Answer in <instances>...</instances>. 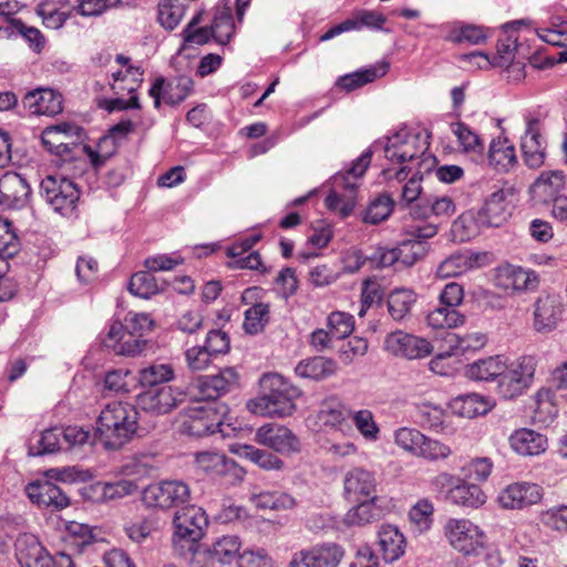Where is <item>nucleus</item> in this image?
<instances>
[{"label": "nucleus", "mask_w": 567, "mask_h": 567, "mask_svg": "<svg viewBox=\"0 0 567 567\" xmlns=\"http://www.w3.org/2000/svg\"><path fill=\"white\" fill-rule=\"evenodd\" d=\"M140 413L135 405L125 401H112L100 412L95 422V435L107 450H118L137 436Z\"/></svg>", "instance_id": "obj_1"}, {"label": "nucleus", "mask_w": 567, "mask_h": 567, "mask_svg": "<svg viewBox=\"0 0 567 567\" xmlns=\"http://www.w3.org/2000/svg\"><path fill=\"white\" fill-rule=\"evenodd\" d=\"M260 394L247 402L250 413L259 416H288L296 410L295 400L300 391L281 374L265 373L259 380Z\"/></svg>", "instance_id": "obj_2"}, {"label": "nucleus", "mask_w": 567, "mask_h": 567, "mask_svg": "<svg viewBox=\"0 0 567 567\" xmlns=\"http://www.w3.org/2000/svg\"><path fill=\"white\" fill-rule=\"evenodd\" d=\"M143 75L144 70L132 58L117 54L110 75V87L115 97L101 100L99 106L109 112L140 110L137 91L143 83Z\"/></svg>", "instance_id": "obj_3"}, {"label": "nucleus", "mask_w": 567, "mask_h": 567, "mask_svg": "<svg viewBox=\"0 0 567 567\" xmlns=\"http://www.w3.org/2000/svg\"><path fill=\"white\" fill-rule=\"evenodd\" d=\"M429 146L427 137L420 133L395 134L384 150L385 157L391 162V166L382 171L384 179L399 182L406 179L411 172L409 164L424 154Z\"/></svg>", "instance_id": "obj_4"}, {"label": "nucleus", "mask_w": 567, "mask_h": 567, "mask_svg": "<svg viewBox=\"0 0 567 567\" xmlns=\"http://www.w3.org/2000/svg\"><path fill=\"white\" fill-rule=\"evenodd\" d=\"M207 527L208 517L204 509L194 505L182 507L173 518V547L182 554L187 551L194 564Z\"/></svg>", "instance_id": "obj_5"}, {"label": "nucleus", "mask_w": 567, "mask_h": 567, "mask_svg": "<svg viewBox=\"0 0 567 567\" xmlns=\"http://www.w3.org/2000/svg\"><path fill=\"white\" fill-rule=\"evenodd\" d=\"M395 443L412 455L432 463L444 462L453 454L452 447L446 442L426 436L416 429L398 430Z\"/></svg>", "instance_id": "obj_6"}, {"label": "nucleus", "mask_w": 567, "mask_h": 567, "mask_svg": "<svg viewBox=\"0 0 567 567\" xmlns=\"http://www.w3.org/2000/svg\"><path fill=\"white\" fill-rule=\"evenodd\" d=\"M225 406L219 403H199L182 413V430L193 436H205L223 430Z\"/></svg>", "instance_id": "obj_7"}, {"label": "nucleus", "mask_w": 567, "mask_h": 567, "mask_svg": "<svg viewBox=\"0 0 567 567\" xmlns=\"http://www.w3.org/2000/svg\"><path fill=\"white\" fill-rule=\"evenodd\" d=\"M239 380L235 368H224L213 375H199L189 385V396L199 403H217V399L237 386Z\"/></svg>", "instance_id": "obj_8"}, {"label": "nucleus", "mask_w": 567, "mask_h": 567, "mask_svg": "<svg viewBox=\"0 0 567 567\" xmlns=\"http://www.w3.org/2000/svg\"><path fill=\"white\" fill-rule=\"evenodd\" d=\"M81 130L78 125L62 122L48 126L41 134L44 148L62 162H72L76 158L80 148Z\"/></svg>", "instance_id": "obj_9"}, {"label": "nucleus", "mask_w": 567, "mask_h": 567, "mask_svg": "<svg viewBox=\"0 0 567 567\" xmlns=\"http://www.w3.org/2000/svg\"><path fill=\"white\" fill-rule=\"evenodd\" d=\"M537 358L523 354L507 364V369L498 381V391L505 399L522 395L533 383L537 369Z\"/></svg>", "instance_id": "obj_10"}, {"label": "nucleus", "mask_w": 567, "mask_h": 567, "mask_svg": "<svg viewBox=\"0 0 567 567\" xmlns=\"http://www.w3.org/2000/svg\"><path fill=\"white\" fill-rule=\"evenodd\" d=\"M493 284L501 293L512 297L536 290L540 278L533 269L506 262L495 269Z\"/></svg>", "instance_id": "obj_11"}, {"label": "nucleus", "mask_w": 567, "mask_h": 567, "mask_svg": "<svg viewBox=\"0 0 567 567\" xmlns=\"http://www.w3.org/2000/svg\"><path fill=\"white\" fill-rule=\"evenodd\" d=\"M16 556L21 567H75L71 556L61 553L53 558L33 535L28 534L17 539Z\"/></svg>", "instance_id": "obj_12"}, {"label": "nucleus", "mask_w": 567, "mask_h": 567, "mask_svg": "<svg viewBox=\"0 0 567 567\" xmlns=\"http://www.w3.org/2000/svg\"><path fill=\"white\" fill-rule=\"evenodd\" d=\"M194 92V81L188 75L172 78L157 76L152 81L148 95L154 101L155 109L162 105L176 106Z\"/></svg>", "instance_id": "obj_13"}, {"label": "nucleus", "mask_w": 567, "mask_h": 567, "mask_svg": "<svg viewBox=\"0 0 567 567\" xmlns=\"http://www.w3.org/2000/svg\"><path fill=\"white\" fill-rule=\"evenodd\" d=\"M196 466L212 480L224 485H237L246 476V470L224 454L202 452L196 455Z\"/></svg>", "instance_id": "obj_14"}, {"label": "nucleus", "mask_w": 567, "mask_h": 567, "mask_svg": "<svg viewBox=\"0 0 567 567\" xmlns=\"http://www.w3.org/2000/svg\"><path fill=\"white\" fill-rule=\"evenodd\" d=\"M47 202L61 215L71 214L80 199L78 186L69 178L47 175L40 185Z\"/></svg>", "instance_id": "obj_15"}, {"label": "nucleus", "mask_w": 567, "mask_h": 567, "mask_svg": "<svg viewBox=\"0 0 567 567\" xmlns=\"http://www.w3.org/2000/svg\"><path fill=\"white\" fill-rule=\"evenodd\" d=\"M190 489L181 481H162L148 485L143 491V502L148 507L167 511L187 503Z\"/></svg>", "instance_id": "obj_16"}, {"label": "nucleus", "mask_w": 567, "mask_h": 567, "mask_svg": "<svg viewBox=\"0 0 567 567\" xmlns=\"http://www.w3.org/2000/svg\"><path fill=\"white\" fill-rule=\"evenodd\" d=\"M516 198L517 190L513 186L492 193L478 212L481 221L487 226L499 227L511 217Z\"/></svg>", "instance_id": "obj_17"}, {"label": "nucleus", "mask_w": 567, "mask_h": 567, "mask_svg": "<svg viewBox=\"0 0 567 567\" xmlns=\"http://www.w3.org/2000/svg\"><path fill=\"white\" fill-rule=\"evenodd\" d=\"M444 535L453 548L464 554H471L483 546L484 533L477 525L465 518L447 520Z\"/></svg>", "instance_id": "obj_18"}, {"label": "nucleus", "mask_w": 567, "mask_h": 567, "mask_svg": "<svg viewBox=\"0 0 567 567\" xmlns=\"http://www.w3.org/2000/svg\"><path fill=\"white\" fill-rule=\"evenodd\" d=\"M384 349L396 358L414 360L430 355L433 347L424 338L398 330L386 336Z\"/></svg>", "instance_id": "obj_19"}, {"label": "nucleus", "mask_w": 567, "mask_h": 567, "mask_svg": "<svg viewBox=\"0 0 567 567\" xmlns=\"http://www.w3.org/2000/svg\"><path fill=\"white\" fill-rule=\"evenodd\" d=\"M187 393L179 388L165 385L137 395L140 408L153 414H166L186 400Z\"/></svg>", "instance_id": "obj_20"}, {"label": "nucleus", "mask_w": 567, "mask_h": 567, "mask_svg": "<svg viewBox=\"0 0 567 567\" xmlns=\"http://www.w3.org/2000/svg\"><path fill=\"white\" fill-rule=\"evenodd\" d=\"M102 344L117 355L133 357L142 352L145 341L140 339L136 332L132 331L126 324L114 321L102 339Z\"/></svg>", "instance_id": "obj_21"}, {"label": "nucleus", "mask_w": 567, "mask_h": 567, "mask_svg": "<svg viewBox=\"0 0 567 567\" xmlns=\"http://www.w3.org/2000/svg\"><path fill=\"white\" fill-rule=\"evenodd\" d=\"M544 496L540 485L529 482H516L507 485L499 494L498 502L503 508L523 509L538 504Z\"/></svg>", "instance_id": "obj_22"}, {"label": "nucleus", "mask_w": 567, "mask_h": 567, "mask_svg": "<svg viewBox=\"0 0 567 567\" xmlns=\"http://www.w3.org/2000/svg\"><path fill=\"white\" fill-rule=\"evenodd\" d=\"M255 440L258 444L281 454H290L300 449L297 436L288 427L276 423L260 426L256 432Z\"/></svg>", "instance_id": "obj_23"}, {"label": "nucleus", "mask_w": 567, "mask_h": 567, "mask_svg": "<svg viewBox=\"0 0 567 567\" xmlns=\"http://www.w3.org/2000/svg\"><path fill=\"white\" fill-rule=\"evenodd\" d=\"M343 555L339 545L326 544L296 553L289 567H337Z\"/></svg>", "instance_id": "obj_24"}, {"label": "nucleus", "mask_w": 567, "mask_h": 567, "mask_svg": "<svg viewBox=\"0 0 567 567\" xmlns=\"http://www.w3.org/2000/svg\"><path fill=\"white\" fill-rule=\"evenodd\" d=\"M564 305L558 295L542 293L534 305V327L539 332L554 330L561 321Z\"/></svg>", "instance_id": "obj_25"}, {"label": "nucleus", "mask_w": 567, "mask_h": 567, "mask_svg": "<svg viewBox=\"0 0 567 567\" xmlns=\"http://www.w3.org/2000/svg\"><path fill=\"white\" fill-rule=\"evenodd\" d=\"M348 503L351 504V507L343 518L347 526L370 525L382 519L389 512L381 496Z\"/></svg>", "instance_id": "obj_26"}, {"label": "nucleus", "mask_w": 567, "mask_h": 567, "mask_svg": "<svg viewBox=\"0 0 567 567\" xmlns=\"http://www.w3.org/2000/svg\"><path fill=\"white\" fill-rule=\"evenodd\" d=\"M25 491L31 502L39 507L61 511L70 505L69 497L49 480L32 482L28 484Z\"/></svg>", "instance_id": "obj_27"}, {"label": "nucleus", "mask_w": 567, "mask_h": 567, "mask_svg": "<svg viewBox=\"0 0 567 567\" xmlns=\"http://www.w3.org/2000/svg\"><path fill=\"white\" fill-rule=\"evenodd\" d=\"M566 177L561 171H544L530 185L529 194L537 204H549L565 189Z\"/></svg>", "instance_id": "obj_28"}, {"label": "nucleus", "mask_w": 567, "mask_h": 567, "mask_svg": "<svg viewBox=\"0 0 567 567\" xmlns=\"http://www.w3.org/2000/svg\"><path fill=\"white\" fill-rule=\"evenodd\" d=\"M378 483L372 472L364 468H353L344 478L343 496L347 502L379 497Z\"/></svg>", "instance_id": "obj_29"}, {"label": "nucleus", "mask_w": 567, "mask_h": 567, "mask_svg": "<svg viewBox=\"0 0 567 567\" xmlns=\"http://www.w3.org/2000/svg\"><path fill=\"white\" fill-rule=\"evenodd\" d=\"M444 39L454 44L480 45L487 41L491 30L482 24L453 21L444 25Z\"/></svg>", "instance_id": "obj_30"}, {"label": "nucleus", "mask_w": 567, "mask_h": 567, "mask_svg": "<svg viewBox=\"0 0 567 567\" xmlns=\"http://www.w3.org/2000/svg\"><path fill=\"white\" fill-rule=\"evenodd\" d=\"M24 105L32 114L54 116L63 111V95L53 89H37L25 94Z\"/></svg>", "instance_id": "obj_31"}, {"label": "nucleus", "mask_w": 567, "mask_h": 567, "mask_svg": "<svg viewBox=\"0 0 567 567\" xmlns=\"http://www.w3.org/2000/svg\"><path fill=\"white\" fill-rule=\"evenodd\" d=\"M487 161L496 172H511L518 164L515 144L502 134L494 137L488 146Z\"/></svg>", "instance_id": "obj_32"}, {"label": "nucleus", "mask_w": 567, "mask_h": 567, "mask_svg": "<svg viewBox=\"0 0 567 567\" xmlns=\"http://www.w3.org/2000/svg\"><path fill=\"white\" fill-rule=\"evenodd\" d=\"M386 22V18L378 11L359 10L350 19L330 28L326 33L320 35L319 41H328L342 32L359 30L363 27L370 29H382Z\"/></svg>", "instance_id": "obj_33"}, {"label": "nucleus", "mask_w": 567, "mask_h": 567, "mask_svg": "<svg viewBox=\"0 0 567 567\" xmlns=\"http://www.w3.org/2000/svg\"><path fill=\"white\" fill-rule=\"evenodd\" d=\"M30 194L28 183L14 172L0 177V203L8 208H19L27 204Z\"/></svg>", "instance_id": "obj_34"}, {"label": "nucleus", "mask_w": 567, "mask_h": 567, "mask_svg": "<svg viewBox=\"0 0 567 567\" xmlns=\"http://www.w3.org/2000/svg\"><path fill=\"white\" fill-rule=\"evenodd\" d=\"M511 447L524 456H535L544 453L548 446L547 437L530 429H518L509 436Z\"/></svg>", "instance_id": "obj_35"}, {"label": "nucleus", "mask_w": 567, "mask_h": 567, "mask_svg": "<svg viewBox=\"0 0 567 567\" xmlns=\"http://www.w3.org/2000/svg\"><path fill=\"white\" fill-rule=\"evenodd\" d=\"M456 213V205L449 196H437L422 200L415 206L413 214L416 217L434 218L439 221L451 219Z\"/></svg>", "instance_id": "obj_36"}, {"label": "nucleus", "mask_w": 567, "mask_h": 567, "mask_svg": "<svg viewBox=\"0 0 567 567\" xmlns=\"http://www.w3.org/2000/svg\"><path fill=\"white\" fill-rule=\"evenodd\" d=\"M507 363L501 355L487 357L466 367V377L475 381H493L503 378Z\"/></svg>", "instance_id": "obj_37"}, {"label": "nucleus", "mask_w": 567, "mask_h": 567, "mask_svg": "<svg viewBox=\"0 0 567 567\" xmlns=\"http://www.w3.org/2000/svg\"><path fill=\"white\" fill-rule=\"evenodd\" d=\"M379 546L383 558L393 561L404 554L405 538L398 527L383 525L379 532Z\"/></svg>", "instance_id": "obj_38"}, {"label": "nucleus", "mask_w": 567, "mask_h": 567, "mask_svg": "<svg viewBox=\"0 0 567 567\" xmlns=\"http://www.w3.org/2000/svg\"><path fill=\"white\" fill-rule=\"evenodd\" d=\"M241 549L240 538L236 535H223L215 539L206 549L213 561L229 564L238 558Z\"/></svg>", "instance_id": "obj_39"}, {"label": "nucleus", "mask_w": 567, "mask_h": 567, "mask_svg": "<svg viewBox=\"0 0 567 567\" xmlns=\"http://www.w3.org/2000/svg\"><path fill=\"white\" fill-rule=\"evenodd\" d=\"M465 322L466 316L457 308L442 305L426 316V323L433 330H453L463 327Z\"/></svg>", "instance_id": "obj_40"}, {"label": "nucleus", "mask_w": 567, "mask_h": 567, "mask_svg": "<svg viewBox=\"0 0 567 567\" xmlns=\"http://www.w3.org/2000/svg\"><path fill=\"white\" fill-rule=\"evenodd\" d=\"M295 370L301 378L321 380L334 374L338 364L333 359L319 355L300 361Z\"/></svg>", "instance_id": "obj_41"}, {"label": "nucleus", "mask_w": 567, "mask_h": 567, "mask_svg": "<svg viewBox=\"0 0 567 567\" xmlns=\"http://www.w3.org/2000/svg\"><path fill=\"white\" fill-rule=\"evenodd\" d=\"M38 13L48 28L59 29L73 13V7L64 0H47L39 4Z\"/></svg>", "instance_id": "obj_42"}, {"label": "nucleus", "mask_w": 567, "mask_h": 567, "mask_svg": "<svg viewBox=\"0 0 567 567\" xmlns=\"http://www.w3.org/2000/svg\"><path fill=\"white\" fill-rule=\"evenodd\" d=\"M229 451L241 457L248 458L266 471H279L284 467V462L278 456L252 445L235 444L230 445Z\"/></svg>", "instance_id": "obj_43"}, {"label": "nucleus", "mask_w": 567, "mask_h": 567, "mask_svg": "<svg viewBox=\"0 0 567 567\" xmlns=\"http://www.w3.org/2000/svg\"><path fill=\"white\" fill-rule=\"evenodd\" d=\"M451 408L460 416L473 419L492 410V402L478 394H466L452 401Z\"/></svg>", "instance_id": "obj_44"}, {"label": "nucleus", "mask_w": 567, "mask_h": 567, "mask_svg": "<svg viewBox=\"0 0 567 567\" xmlns=\"http://www.w3.org/2000/svg\"><path fill=\"white\" fill-rule=\"evenodd\" d=\"M189 0H159L157 21L166 30H174L184 19Z\"/></svg>", "instance_id": "obj_45"}, {"label": "nucleus", "mask_w": 567, "mask_h": 567, "mask_svg": "<svg viewBox=\"0 0 567 567\" xmlns=\"http://www.w3.org/2000/svg\"><path fill=\"white\" fill-rule=\"evenodd\" d=\"M450 501L456 505L477 508L486 502V495L477 484L461 478L451 491Z\"/></svg>", "instance_id": "obj_46"}, {"label": "nucleus", "mask_w": 567, "mask_h": 567, "mask_svg": "<svg viewBox=\"0 0 567 567\" xmlns=\"http://www.w3.org/2000/svg\"><path fill=\"white\" fill-rule=\"evenodd\" d=\"M350 413L336 400H326L317 413V424L321 429H341Z\"/></svg>", "instance_id": "obj_47"}, {"label": "nucleus", "mask_w": 567, "mask_h": 567, "mask_svg": "<svg viewBox=\"0 0 567 567\" xmlns=\"http://www.w3.org/2000/svg\"><path fill=\"white\" fill-rule=\"evenodd\" d=\"M558 414L556 395L550 389H540L535 396L533 420L536 423L549 424Z\"/></svg>", "instance_id": "obj_48"}, {"label": "nucleus", "mask_w": 567, "mask_h": 567, "mask_svg": "<svg viewBox=\"0 0 567 567\" xmlns=\"http://www.w3.org/2000/svg\"><path fill=\"white\" fill-rule=\"evenodd\" d=\"M236 32V25L229 8H218L210 24V34L219 44H227Z\"/></svg>", "instance_id": "obj_49"}, {"label": "nucleus", "mask_w": 567, "mask_h": 567, "mask_svg": "<svg viewBox=\"0 0 567 567\" xmlns=\"http://www.w3.org/2000/svg\"><path fill=\"white\" fill-rule=\"evenodd\" d=\"M175 375L171 363H152L138 371V383L143 388H153L173 381Z\"/></svg>", "instance_id": "obj_50"}, {"label": "nucleus", "mask_w": 567, "mask_h": 567, "mask_svg": "<svg viewBox=\"0 0 567 567\" xmlns=\"http://www.w3.org/2000/svg\"><path fill=\"white\" fill-rule=\"evenodd\" d=\"M21 248V240L12 221L0 216V258L14 257Z\"/></svg>", "instance_id": "obj_51"}, {"label": "nucleus", "mask_w": 567, "mask_h": 567, "mask_svg": "<svg viewBox=\"0 0 567 567\" xmlns=\"http://www.w3.org/2000/svg\"><path fill=\"white\" fill-rule=\"evenodd\" d=\"M415 302V295L410 289L393 290L388 297L389 313L394 320L403 319Z\"/></svg>", "instance_id": "obj_52"}, {"label": "nucleus", "mask_w": 567, "mask_h": 567, "mask_svg": "<svg viewBox=\"0 0 567 567\" xmlns=\"http://www.w3.org/2000/svg\"><path fill=\"white\" fill-rule=\"evenodd\" d=\"M269 305L256 302L245 312L244 330L249 334L261 332L270 319Z\"/></svg>", "instance_id": "obj_53"}, {"label": "nucleus", "mask_w": 567, "mask_h": 567, "mask_svg": "<svg viewBox=\"0 0 567 567\" xmlns=\"http://www.w3.org/2000/svg\"><path fill=\"white\" fill-rule=\"evenodd\" d=\"M492 471L493 462L486 456L474 457L462 467L463 478L477 485L487 481Z\"/></svg>", "instance_id": "obj_54"}, {"label": "nucleus", "mask_w": 567, "mask_h": 567, "mask_svg": "<svg viewBox=\"0 0 567 567\" xmlns=\"http://www.w3.org/2000/svg\"><path fill=\"white\" fill-rule=\"evenodd\" d=\"M378 78V70L369 68L339 78L336 87L341 92L349 93L373 82Z\"/></svg>", "instance_id": "obj_55"}, {"label": "nucleus", "mask_w": 567, "mask_h": 567, "mask_svg": "<svg viewBox=\"0 0 567 567\" xmlns=\"http://www.w3.org/2000/svg\"><path fill=\"white\" fill-rule=\"evenodd\" d=\"M60 450V433L55 429L45 430L33 435L30 441L29 452L32 455L53 453Z\"/></svg>", "instance_id": "obj_56"}, {"label": "nucleus", "mask_w": 567, "mask_h": 567, "mask_svg": "<svg viewBox=\"0 0 567 567\" xmlns=\"http://www.w3.org/2000/svg\"><path fill=\"white\" fill-rule=\"evenodd\" d=\"M350 417L367 441H377L380 435V427L370 410L362 409L350 413Z\"/></svg>", "instance_id": "obj_57"}, {"label": "nucleus", "mask_w": 567, "mask_h": 567, "mask_svg": "<svg viewBox=\"0 0 567 567\" xmlns=\"http://www.w3.org/2000/svg\"><path fill=\"white\" fill-rule=\"evenodd\" d=\"M434 506L429 499H420L409 512V519L415 530L422 533L431 528Z\"/></svg>", "instance_id": "obj_58"}, {"label": "nucleus", "mask_w": 567, "mask_h": 567, "mask_svg": "<svg viewBox=\"0 0 567 567\" xmlns=\"http://www.w3.org/2000/svg\"><path fill=\"white\" fill-rule=\"evenodd\" d=\"M393 210V200L388 195H379L367 207L363 221L379 224L385 220Z\"/></svg>", "instance_id": "obj_59"}, {"label": "nucleus", "mask_w": 567, "mask_h": 567, "mask_svg": "<svg viewBox=\"0 0 567 567\" xmlns=\"http://www.w3.org/2000/svg\"><path fill=\"white\" fill-rule=\"evenodd\" d=\"M152 271H137L130 280V291L141 298H150L158 292L156 279L151 274Z\"/></svg>", "instance_id": "obj_60"}, {"label": "nucleus", "mask_w": 567, "mask_h": 567, "mask_svg": "<svg viewBox=\"0 0 567 567\" xmlns=\"http://www.w3.org/2000/svg\"><path fill=\"white\" fill-rule=\"evenodd\" d=\"M354 319L348 312L332 311L327 318V326L336 339H344L354 330Z\"/></svg>", "instance_id": "obj_61"}, {"label": "nucleus", "mask_w": 567, "mask_h": 567, "mask_svg": "<svg viewBox=\"0 0 567 567\" xmlns=\"http://www.w3.org/2000/svg\"><path fill=\"white\" fill-rule=\"evenodd\" d=\"M383 296L384 290L375 278H367L363 280L360 296L361 308L359 316L363 317L373 305L380 303L383 299Z\"/></svg>", "instance_id": "obj_62"}, {"label": "nucleus", "mask_w": 567, "mask_h": 567, "mask_svg": "<svg viewBox=\"0 0 567 567\" xmlns=\"http://www.w3.org/2000/svg\"><path fill=\"white\" fill-rule=\"evenodd\" d=\"M520 150L523 159L528 167L538 168L545 163L546 142H534L530 138H522Z\"/></svg>", "instance_id": "obj_63"}, {"label": "nucleus", "mask_w": 567, "mask_h": 567, "mask_svg": "<svg viewBox=\"0 0 567 567\" xmlns=\"http://www.w3.org/2000/svg\"><path fill=\"white\" fill-rule=\"evenodd\" d=\"M453 133L457 137L460 145L462 146L463 152L465 153H474L482 154L484 150V144L481 137L470 130L463 123H457Z\"/></svg>", "instance_id": "obj_64"}]
</instances>
